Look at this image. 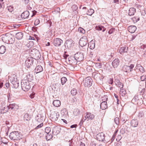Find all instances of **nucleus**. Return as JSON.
<instances>
[{"label": "nucleus", "mask_w": 146, "mask_h": 146, "mask_svg": "<svg viewBox=\"0 0 146 146\" xmlns=\"http://www.w3.org/2000/svg\"><path fill=\"white\" fill-rule=\"evenodd\" d=\"M72 42L73 41L71 39L67 40L65 43V46H67L68 48L71 47L73 44Z\"/></svg>", "instance_id": "f3484780"}, {"label": "nucleus", "mask_w": 146, "mask_h": 146, "mask_svg": "<svg viewBox=\"0 0 146 146\" xmlns=\"http://www.w3.org/2000/svg\"><path fill=\"white\" fill-rule=\"evenodd\" d=\"M128 50V47L125 46L121 47L119 50V52L121 54L123 53H127Z\"/></svg>", "instance_id": "dca6fc26"}, {"label": "nucleus", "mask_w": 146, "mask_h": 146, "mask_svg": "<svg viewBox=\"0 0 146 146\" xmlns=\"http://www.w3.org/2000/svg\"><path fill=\"white\" fill-rule=\"evenodd\" d=\"M109 84H112L113 83V79L112 78H110L109 79Z\"/></svg>", "instance_id": "e2e57ef3"}, {"label": "nucleus", "mask_w": 146, "mask_h": 146, "mask_svg": "<svg viewBox=\"0 0 146 146\" xmlns=\"http://www.w3.org/2000/svg\"><path fill=\"white\" fill-rule=\"evenodd\" d=\"M103 29L102 30V32H104L106 30V29L104 27L102 26H96V30L98 31H101L102 30V29Z\"/></svg>", "instance_id": "72a5a7b5"}, {"label": "nucleus", "mask_w": 146, "mask_h": 146, "mask_svg": "<svg viewBox=\"0 0 146 146\" xmlns=\"http://www.w3.org/2000/svg\"><path fill=\"white\" fill-rule=\"evenodd\" d=\"M146 79V76L143 75L141 77V79L142 81H144Z\"/></svg>", "instance_id": "bf43d9fd"}, {"label": "nucleus", "mask_w": 146, "mask_h": 146, "mask_svg": "<svg viewBox=\"0 0 146 146\" xmlns=\"http://www.w3.org/2000/svg\"><path fill=\"white\" fill-rule=\"evenodd\" d=\"M3 3H4L3 2V0H0V9L1 8H4V6Z\"/></svg>", "instance_id": "603ef678"}, {"label": "nucleus", "mask_w": 146, "mask_h": 146, "mask_svg": "<svg viewBox=\"0 0 146 146\" xmlns=\"http://www.w3.org/2000/svg\"><path fill=\"white\" fill-rule=\"evenodd\" d=\"M137 64L136 66V69H138L140 67V66H141L140 64H138V61H137Z\"/></svg>", "instance_id": "0e129e2a"}, {"label": "nucleus", "mask_w": 146, "mask_h": 146, "mask_svg": "<svg viewBox=\"0 0 146 146\" xmlns=\"http://www.w3.org/2000/svg\"><path fill=\"white\" fill-rule=\"evenodd\" d=\"M40 21L38 19H37L35 21L34 24L36 26L38 24L40 23Z\"/></svg>", "instance_id": "3c124183"}, {"label": "nucleus", "mask_w": 146, "mask_h": 146, "mask_svg": "<svg viewBox=\"0 0 146 146\" xmlns=\"http://www.w3.org/2000/svg\"><path fill=\"white\" fill-rule=\"evenodd\" d=\"M7 8L8 11L11 12L13 11L14 10V8L13 7L11 6H8Z\"/></svg>", "instance_id": "c03bdc74"}, {"label": "nucleus", "mask_w": 146, "mask_h": 146, "mask_svg": "<svg viewBox=\"0 0 146 146\" xmlns=\"http://www.w3.org/2000/svg\"><path fill=\"white\" fill-rule=\"evenodd\" d=\"M21 84L22 89L23 91H27L30 89L31 86L29 81L25 79L23 80Z\"/></svg>", "instance_id": "f257e3e1"}, {"label": "nucleus", "mask_w": 146, "mask_h": 146, "mask_svg": "<svg viewBox=\"0 0 146 146\" xmlns=\"http://www.w3.org/2000/svg\"><path fill=\"white\" fill-rule=\"evenodd\" d=\"M88 43V39L86 36L82 37L80 40L79 44L81 46H85Z\"/></svg>", "instance_id": "39448f33"}, {"label": "nucleus", "mask_w": 146, "mask_h": 146, "mask_svg": "<svg viewBox=\"0 0 146 146\" xmlns=\"http://www.w3.org/2000/svg\"><path fill=\"white\" fill-rule=\"evenodd\" d=\"M92 80L90 77L86 78L84 80V85L85 87H89L92 85Z\"/></svg>", "instance_id": "20e7f679"}, {"label": "nucleus", "mask_w": 146, "mask_h": 146, "mask_svg": "<svg viewBox=\"0 0 146 146\" xmlns=\"http://www.w3.org/2000/svg\"><path fill=\"white\" fill-rule=\"evenodd\" d=\"M118 82H117V85L119 87H121V86H122V87H123V84L120 82L119 80L118 81Z\"/></svg>", "instance_id": "6e6d98bb"}, {"label": "nucleus", "mask_w": 146, "mask_h": 146, "mask_svg": "<svg viewBox=\"0 0 146 146\" xmlns=\"http://www.w3.org/2000/svg\"><path fill=\"white\" fill-rule=\"evenodd\" d=\"M53 42L55 46H58L62 43L63 40L59 38H56L54 40Z\"/></svg>", "instance_id": "9b49d317"}, {"label": "nucleus", "mask_w": 146, "mask_h": 146, "mask_svg": "<svg viewBox=\"0 0 146 146\" xmlns=\"http://www.w3.org/2000/svg\"><path fill=\"white\" fill-rule=\"evenodd\" d=\"M60 130L61 128L60 127L55 126L53 127L52 133L54 135H56L60 132Z\"/></svg>", "instance_id": "ddd939ff"}, {"label": "nucleus", "mask_w": 146, "mask_h": 146, "mask_svg": "<svg viewBox=\"0 0 146 146\" xmlns=\"http://www.w3.org/2000/svg\"><path fill=\"white\" fill-rule=\"evenodd\" d=\"M144 116V114L142 112H140L139 113L138 116L139 117H142Z\"/></svg>", "instance_id": "5fc2aeb1"}, {"label": "nucleus", "mask_w": 146, "mask_h": 146, "mask_svg": "<svg viewBox=\"0 0 146 146\" xmlns=\"http://www.w3.org/2000/svg\"><path fill=\"white\" fill-rule=\"evenodd\" d=\"M94 115L93 114H92L90 113H88L87 114L85 118L87 117L88 118L90 119L91 120L94 117Z\"/></svg>", "instance_id": "7c9ffc66"}, {"label": "nucleus", "mask_w": 146, "mask_h": 146, "mask_svg": "<svg viewBox=\"0 0 146 146\" xmlns=\"http://www.w3.org/2000/svg\"><path fill=\"white\" fill-rule=\"evenodd\" d=\"M67 79L65 77H63L61 78V82L62 84L63 85L66 82Z\"/></svg>", "instance_id": "79ce46f5"}, {"label": "nucleus", "mask_w": 146, "mask_h": 146, "mask_svg": "<svg viewBox=\"0 0 146 146\" xmlns=\"http://www.w3.org/2000/svg\"><path fill=\"white\" fill-rule=\"evenodd\" d=\"M50 127H47L45 128V132L46 134L50 133Z\"/></svg>", "instance_id": "37998d69"}, {"label": "nucleus", "mask_w": 146, "mask_h": 146, "mask_svg": "<svg viewBox=\"0 0 146 146\" xmlns=\"http://www.w3.org/2000/svg\"><path fill=\"white\" fill-rule=\"evenodd\" d=\"M123 70L125 72H131L129 71V69H127L124 68V66L123 67Z\"/></svg>", "instance_id": "4d7b16f0"}, {"label": "nucleus", "mask_w": 146, "mask_h": 146, "mask_svg": "<svg viewBox=\"0 0 146 146\" xmlns=\"http://www.w3.org/2000/svg\"><path fill=\"white\" fill-rule=\"evenodd\" d=\"M77 92V90L75 88H73L71 91V93L73 96L75 95Z\"/></svg>", "instance_id": "e433bc0d"}, {"label": "nucleus", "mask_w": 146, "mask_h": 146, "mask_svg": "<svg viewBox=\"0 0 146 146\" xmlns=\"http://www.w3.org/2000/svg\"><path fill=\"white\" fill-rule=\"evenodd\" d=\"M32 12L33 13V15H32L31 17H33L35 15L36 13V11L35 10H34L33 11H32Z\"/></svg>", "instance_id": "69168bd1"}, {"label": "nucleus", "mask_w": 146, "mask_h": 146, "mask_svg": "<svg viewBox=\"0 0 146 146\" xmlns=\"http://www.w3.org/2000/svg\"><path fill=\"white\" fill-rule=\"evenodd\" d=\"M23 76H25L26 77L24 78V79H28V80H33V74H24L23 75Z\"/></svg>", "instance_id": "2eb2a0df"}, {"label": "nucleus", "mask_w": 146, "mask_h": 146, "mask_svg": "<svg viewBox=\"0 0 146 146\" xmlns=\"http://www.w3.org/2000/svg\"><path fill=\"white\" fill-rule=\"evenodd\" d=\"M10 138L12 140H17L20 139V134L18 131L11 132L9 136Z\"/></svg>", "instance_id": "7ed1b4c3"}, {"label": "nucleus", "mask_w": 146, "mask_h": 146, "mask_svg": "<svg viewBox=\"0 0 146 146\" xmlns=\"http://www.w3.org/2000/svg\"><path fill=\"white\" fill-rule=\"evenodd\" d=\"M43 70L42 67L40 66H38L35 68V71L36 73H39Z\"/></svg>", "instance_id": "bb28decb"}, {"label": "nucleus", "mask_w": 146, "mask_h": 146, "mask_svg": "<svg viewBox=\"0 0 146 146\" xmlns=\"http://www.w3.org/2000/svg\"><path fill=\"white\" fill-rule=\"evenodd\" d=\"M86 119H82L80 121V122L79 123V125L80 126H82L83 124V123L84 121L86 120Z\"/></svg>", "instance_id": "052dcab7"}, {"label": "nucleus", "mask_w": 146, "mask_h": 146, "mask_svg": "<svg viewBox=\"0 0 146 146\" xmlns=\"http://www.w3.org/2000/svg\"><path fill=\"white\" fill-rule=\"evenodd\" d=\"M10 35H11L10 34L8 33L6 34L5 35L2 37L3 40L4 41H5L6 42H9V38H9L8 36H9Z\"/></svg>", "instance_id": "5701e85b"}, {"label": "nucleus", "mask_w": 146, "mask_h": 146, "mask_svg": "<svg viewBox=\"0 0 146 146\" xmlns=\"http://www.w3.org/2000/svg\"><path fill=\"white\" fill-rule=\"evenodd\" d=\"M33 60L32 58L30 57L27 58L25 62V65L28 68L33 63Z\"/></svg>", "instance_id": "6e6552de"}, {"label": "nucleus", "mask_w": 146, "mask_h": 146, "mask_svg": "<svg viewBox=\"0 0 146 146\" xmlns=\"http://www.w3.org/2000/svg\"><path fill=\"white\" fill-rule=\"evenodd\" d=\"M35 95V94L34 93H32L30 94V97L31 98H34V95Z\"/></svg>", "instance_id": "338daca9"}, {"label": "nucleus", "mask_w": 146, "mask_h": 146, "mask_svg": "<svg viewBox=\"0 0 146 146\" xmlns=\"http://www.w3.org/2000/svg\"><path fill=\"white\" fill-rule=\"evenodd\" d=\"M135 12V9L134 8H131L129 10L128 15L130 16L133 15Z\"/></svg>", "instance_id": "b1692460"}, {"label": "nucleus", "mask_w": 146, "mask_h": 146, "mask_svg": "<svg viewBox=\"0 0 146 146\" xmlns=\"http://www.w3.org/2000/svg\"><path fill=\"white\" fill-rule=\"evenodd\" d=\"M88 13L87 14V15L91 16L94 13V10L92 9H90L88 10Z\"/></svg>", "instance_id": "58836bf2"}, {"label": "nucleus", "mask_w": 146, "mask_h": 146, "mask_svg": "<svg viewBox=\"0 0 146 146\" xmlns=\"http://www.w3.org/2000/svg\"><path fill=\"white\" fill-rule=\"evenodd\" d=\"M29 15V13L28 11H26L23 12L21 15V17L24 19L28 18Z\"/></svg>", "instance_id": "6ab92c4d"}, {"label": "nucleus", "mask_w": 146, "mask_h": 146, "mask_svg": "<svg viewBox=\"0 0 146 146\" xmlns=\"http://www.w3.org/2000/svg\"><path fill=\"white\" fill-rule=\"evenodd\" d=\"M36 120L39 122H42L44 120V117L40 114H38L35 118Z\"/></svg>", "instance_id": "aec40b11"}, {"label": "nucleus", "mask_w": 146, "mask_h": 146, "mask_svg": "<svg viewBox=\"0 0 146 146\" xmlns=\"http://www.w3.org/2000/svg\"><path fill=\"white\" fill-rule=\"evenodd\" d=\"M59 116V115L55 112H52L50 115V117L52 119V120L53 121L57 120Z\"/></svg>", "instance_id": "0eeeda50"}, {"label": "nucleus", "mask_w": 146, "mask_h": 146, "mask_svg": "<svg viewBox=\"0 0 146 146\" xmlns=\"http://www.w3.org/2000/svg\"><path fill=\"white\" fill-rule=\"evenodd\" d=\"M104 98H105V100L102 102L100 105V108L103 110H105L107 108V105L106 102L108 100L107 96H104Z\"/></svg>", "instance_id": "9d476101"}, {"label": "nucleus", "mask_w": 146, "mask_h": 146, "mask_svg": "<svg viewBox=\"0 0 146 146\" xmlns=\"http://www.w3.org/2000/svg\"><path fill=\"white\" fill-rule=\"evenodd\" d=\"M134 67V65L133 64H131L129 66L125 65L124 66V68L129 69V71L131 72L133 70V68Z\"/></svg>", "instance_id": "473e14b6"}, {"label": "nucleus", "mask_w": 146, "mask_h": 146, "mask_svg": "<svg viewBox=\"0 0 146 146\" xmlns=\"http://www.w3.org/2000/svg\"><path fill=\"white\" fill-rule=\"evenodd\" d=\"M138 124V121L137 119H133L131 122V125L133 127H137Z\"/></svg>", "instance_id": "a211bd4d"}, {"label": "nucleus", "mask_w": 146, "mask_h": 146, "mask_svg": "<svg viewBox=\"0 0 146 146\" xmlns=\"http://www.w3.org/2000/svg\"><path fill=\"white\" fill-rule=\"evenodd\" d=\"M9 109H11V110L16 111L18 110L19 106V105L15 103L11 104L8 106Z\"/></svg>", "instance_id": "f8f14e48"}, {"label": "nucleus", "mask_w": 146, "mask_h": 146, "mask_svg": "<svg viewBox=\"0 0 146 146\" xmlns=\"http://www.w3.org/2000/svg\"><path fill=\"white\" fill-rule=\"evenodd\" d=\"M84 50H81L80 52H78L74 54V58L76 60L77 62H80L84 58V53L83 52Z\"/></svg>", "instance_id": "f03ea898"}, {"label": "nucleus", "mask_w": 146, "mask_h": 146, "mask_svg": "<svg viewBox=\"0 0 146 146\" xmlns=\"http://www.w3.org/2000/svg\"><path fill=\"white\" fill-rule=\"evenodd\" d=\"M78 31L80 33L84 34L85 33V30L82 28H79L78 29Z\"/></svg>", "instance_id": "a18cd8bd"}, {"label": "nucleus", "mask_w": 146, "mask_h": 146, "mask_svg": "<svg viewBox=\"0 0 146 146\" xmlns=\"http://www.w3.org/2000/svg\"><path fill=\"white\" fill-rule=\"evenodd\" d=\"M140 70V72L143 73L145 72V70L144 68L141 66H140V67L138 69Z\"/></svg>", "instance_id": "8fccbe9b"}, {"label": "nucleus", "mask_w": 146, "mask_h": 146, "mask_svg": "<svg viewBox=\"0 0 146 146\" xmlns=\"http://www.w3.org/2000/svg\"><path fill=\"white\" fill-rule=\"evenodd\" d=\"M80 110L78 109H76L74 110V114L75 115H78L80 113Z\"/></svg>", "instance_id": "4c0bfd02"}, {"label": "nucleus", "mask_w": 146, "mask_h": 146, "mask_svg": "<svg viewBox=\"0 0 146 146\" xmlns=\"http://www.w3.org/2000/svg\"><path fill=\"white\" fill-rule=\"evenodd\" d=\"M119 62V61L118 59H115L112 62V64L114 68H116L118 66Z\"/></svg>", "instance_id": "412c9836"}, {"label": "nucleus", "mask_w": 146, "mask_h": 146, "mask_svg": "<svg viewBox=\"0 0 146 146\" xmlns=\"http://www.w3.org/2000/svg\"><path fill=\"white\" fill-rule=\"evenodd\" d=\"M43 126V123H42L40 124L39 125H38L36 127L35 129H38L41 128Z\"/></svg>", "instance_id": "13d9d810"}, {"label": "nucleus", "mask_w": 146, "mask_h": 146, "mask_svg": "<svg viewBox=\"0 0 146 146\" xmlns=\"http://www.w3.org/2000/svg\"><path fill=\"white\" fill-rule=\"evenodd\" d=\"M52 135L51 133L46 134V139L47 141H48L52 138Z\"/></svg>", "instance_id": "f704fd0d"}, {"label": "nucleus", "mask_w": 146, "mask_h": 146, "mask_svg": "<svg viewBox=\"0 0 146 146\" xmlns=\"http://www.w3.org/2000/svg\"><path fill=\"white\" fill-rule=\"evenodd\" d=\"M88 46L91 49H94L95 47V42L92 40L88 44Z\"/></svg>", "instance_id": "cd10ccee"}, {"label": "nucleus", "mask_w": 146, "mask_h": 146, "mask_svg": "<svg viewBox=\"0 0 146 146\" xmlns=\"http://www.w3.org/2000/svg\"><path fill=\"white\" fill-rule=\"evenodd\" d=\"M115 29L114 28H112L111 29L108 31V33L110 34H112L115 31Z\"/></svg>", "instance_id": "09e8293b"}, {"label": "nucleus", "mask_w": 146, "mask_h": 146, "mask_svg": "<svg viewBox=\"0 0 146 146\" xmlns=\"http://www.w3.org/2000/svg\"><path fill=\"white\" fill-rule=\"evenodd\" d=\"M61 112L64 114L67 113L66 109L64 108L61 110Z\"/></svg>", "instance_id": "680f3d73"}, {"label": "nucleus", "mask_w": 146, "mask_h": 146, "mask_svg": "<svg viewBox=\"0 0 146 146\" xmlns=\"http://www.w3.org/2000/svg\"><path fill=\"white\" fill-rule=\"evenodd\" d=\"M24 118L25 120L29 121L30 119V117H29V114L26 113L25 114L24 116Z\"/></svg>", "instance_id": "c9c22d12"}, {"label": "nucleus", "mask_w": 146, "mask_h": 146, "mask_svg": "<svg viewBox=\"0 0 146 146\" xmlns=\"http://www.w3.org/2000/svg\"><path fill=\"white\" fill-rule=\"evenodd\" d=\"M72 8L73 10L76 11L78 9V7L76 5H74L72 7Z\"/></svg>", "instance_id": "864d4df0"}, {"label": "nucleus", "mask_w": 146, "mask_h": 146, "mask_svg": "<svg viewBox=\"0 0 146 146\" xmlns=\"http://www.w3.org/2000/svg\"><path fill=\"white\" fill-rule=\"evenodd\" d=\"M53 105L56 107H59L61 105L60 101L58 100H54L53 102Z\"/></svg>", "instance_id": "393cba45"}, {"label": "nucleus", "mask_w": 146, "mask_h": 146, "mask_svg": "<svg viewBox=\"0 0 146 146\" xmlns=\"http://www.w3.org/2000/svg\"><path fill=\"white\" fill-rule=\"evenodd\" d=\"M23 36V33L21 32H19L16 34L15 37L18 40L22 38Z\"/></svg>", "instance_id": "a878e982"}, {"label": "nucleus", "mask_w": 146, "mask_h": 146, "mask_svg": "<svg viewBox=\"0 0 146 146\" xmlns=\"http://www.w3.org/2000/svg\"><path fill=\"white\" fill-rule=\"evenodd\" d=\"M97 139L100 141H104L105 142L107 141L105 139V135L103 133L98 134L96 136Z\"/></svg>", "instance_id": "423d86ee"}, {"label": "nucleus", "mask_w": 146, "mask_h": 146, "mask_svg": "<svg viewBox=\"0 0 146 146\" xmlns=\"http://www.w3.org/2000/svg\"><path fill=\"white\" fill-rule=\"evenodd\" d=\"M11 82L13 85V87L15 88H17L19 87V83L18 81H11Z\"/></svg>", "instance_id": "2f4dec72"}, {"label": "nucleus", "mask_w": 146, "mask_h": 146, "mask_svg": "<svg viewBox=\"0 0 146 146\" xmlns=\"http://www.w3.org/2000/svg\"><path fill=\"white\" fill-rule=\"evenodd\" d=\"M136 29V27L135 26H130L128 27L129 31L132 33L135 32Z\"/></svg>", "instance_id": "4be33fe9"}, {"label": "nucleus", "mask_w": 146, "mask_h": 146, "mask_svg": "<svg viewBox=\"0 0 146 146\" xmlns=\"http://www.w3.org/2000/svg\"><path fill=\"white\" fill-rule=\"evenodd\" d=\"M126 115H124L121 117V121L124 123L127 120V119Z\"/></svg>", "instance_id": "a19ab883"}, {"label": "nucleus", "mask_w": 146, "mask_h": 146, "mask_svg": "<svg viewBox=\"0 0 146 146\" xmlns=\"http://www.w3.org/2000/svg\"><path fill=\"white\" fill-rule=\"evenodd\" d=\"M67 62L70 64L75 65L77 64V62L75 58L74 57H69Z\"/></svg>", "instance_id": "1a4fd4ad"}, {"label": "nucleus", "mask_w": 146, "mask_h": 146, "mask_svg": "<svg viewBox=\"0 0 146 146\" xmlns=\"http://www.w3.org/2000/svg\"><path fill=\"white\" fill-rule=\"evenodd\" d=\"M132 19L134 22L136 23L139 20V17H134Z\"/></svg>", "instance_id": "ea45409f"}, {"label": "nucleus", "mask_w": 146, "mask_h": 146, "mask_svg": "<svg viewBox=\"0 0 146 146\" xmlns=\"http://www.w3.org/2000/svg\"><path fill=\"white\" fill-rule=\"evenodd\" d=\"M126 94V90L123 89V87H121L120 88V94L123 96Z\"/></svg>", "instance_id": "c756f323"}, {"label": "nucleus", "mask_w": 146, "mask_h": 146, "mask_svg": "<svg viewBox=\"0 0 146 146\" xmlns=\"http://www.w3.org/2000/svg\"><path fill=\"white\" fill-rule=\"evenodd\" d=\"M138 98L137 96H135L132 100V102H135L138 100Z\"/></svg>", "instance_id": "49530a36"}, {"label": "nucleus", "mask_w": 146, "mask_h": 146, "mask_svg": "<svg viewBox=\"0 0 146 146\" xmlns=\"http://www.w3.org/2000/svg\"><path fill=\"white\" fill-rule=\"evenodd\" d=\"M114 121L116 124L118 125L119 123V118L117 117H115L114 119Z\"/></svg>", "instance_id": "de8ad7c7"}, {"label": "nucleus", "mask_w": 146, "mask_h": 146, "mask_svg": "<svg viewBox=\"0 0 146 146\" xmlns=\"http://www.w3.org/2000/svg\"><path fill=\"white\" fill-rule=\"evenodd\" d=\"M10 44H5V46L2 45L0 46V54H4L6 51V48L9 47Z\"/></svg>", "instance_id": "4468645a"}, {"label": "nucleus", "mask_w": 146, "mask_h": 146, "mask_svg": "<svg viewBox=\"0 0 146 146\" xmlns=\"http://www.w3.org/2000/svg\"><path fill=\"white\" fill-rule=\"evenodd\" d=\"M41 57V55L39 51L37 50L35 53L34 57V58L36 60H38Z\"/></svg>", "instance_id": "c85d7f7f"}, {"label": "nucleus", "mask_w": 146, "mask_h": 146, "mask_svg": "<svg viewBox=\"0 0 146 146\" xmlns=\"http://www.w3.org/2000/svg\"><path fill=\"white\" fill-rule=\"evenodd\" d=\"M119 2V0H113V3H118Z\"/></svg>", "instance_id": "774afa93"}]
</instances>
